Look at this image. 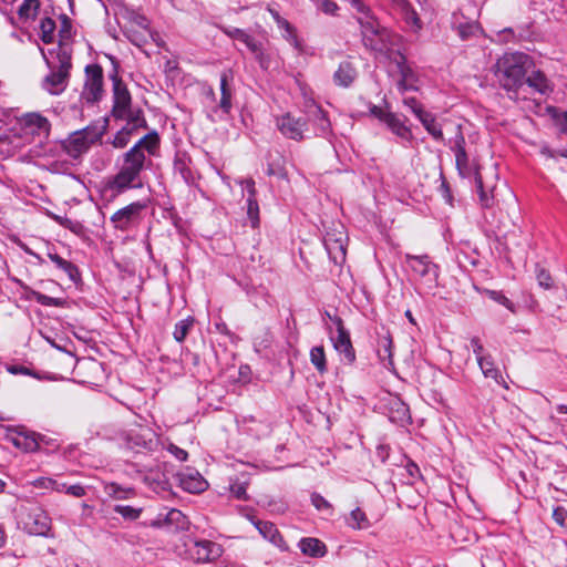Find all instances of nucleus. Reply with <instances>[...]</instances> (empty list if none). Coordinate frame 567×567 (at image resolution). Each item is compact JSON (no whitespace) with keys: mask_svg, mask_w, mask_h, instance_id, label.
Masks as SVG:
<instances>
[{"mask_svg":"<svg viewBox=\"0 0 567 567\" xmlns=\"http://www.w3.org/2000/svg\"><path fill=\"white\" fill-rule=\"evenodd\" d=\"M529 66L530 60L527 54L522 52L506 53L497 60L494 73L499 85L517 97L518 90L525 84V76Z\"/></svg>","mask_w":567,"mask_h":567,"instance_id":"nucleus-1","label":"nucleus"},{"mask_svg":"<svg viewBox=\"0 0 567 567\" xmlns=\"http://www.w3.org/2000/svg\"><path fill=\"white\" fill-rule=\"evenodd\" d=\"M151 164L152 159L146 155H138L135 151L125 152L118 172L109 181V188L115 195L131 188H141L143 186L141 175Z\"/></svg>","mask_w":567,"mask_h":567,"instance_id":"nucleus-2","label":"nucleus"},{"mask_svg":"<svg viewBox=\"0 0 567 567\" xmlns=\"http://www.w3.org/2000/svg\"><path fill=\"white\" fill-rule=\"evenodd\" d=\"M50 73L43 79L42 87L52 95L61 94L68 86L70 70L72 68L71 53L59 48L56 51V62L45 59Z\"/></svg>","mask_w":567,"mask_h":567,"instance_id":"nucleus-3","label":"nucleus"},{"mask_svg":"<svg viewBox=\"0 0 567 567\" xmlns=\"http://www.w3.org/2000/svg\"><path fill=\"white\" fill-rule=\"evenodd\" d=\"M104 131L105 126L99 125H87L82 130H78L62 141V150L71 158L78 159L102 138Z\"/></svg>","mask_w":567,"mask_h":567,"instance_id":"nucleus-4","label":"nucleus"},{"mask_svg":"<svg viewBox=\"0 0 567 567\" xmlns=\"http://www.w3.org/2000/svg\"><path fill=\"white\" fill-rule=\"evenodd\" d=\"M23 530L30 535L53 537L51 517L40 507L31 508L21 519Z\"/></svg>","mask_w":567,"mask_h":567,"instance_id":"nucleus-5","label":"nucleus"},{"mask_svg":"<svg viewBox=\"0 0 567 567\" xmlns=\"http://www.w3.org/2000/svg\"><path fill=\"white\" fill-rule=\"evenodd\" d=\"M405 262L412 272L421 278L430 288L436 287L439 278V267L433 264L429 255L405 254Z\"/></svg>","mask_w":567,"mask_h":567,"instance_id":"nucleus-6","label":"nucleus"},{"mask_svg":"<svg viewBox=\"0 0 567 567\" xmlns=\"http://www.w3.org/2000/svg\"><path fill=\"white\" fill-rule=\"evenodd\" d=\"M103 69L99 64L85 68V82L81 92V100L89 104L99 102L103 96Z\"/></svg>","mask_w":567,"mask_h":567,"instance_id":"nucleus-7","label":"nucleus"},{"mask_svg":"<svg viewBox=\"0 0 567 567\" xmlns=\"http://www.w3.org/2000/svg\"><path fill=\"white\" fill-rule=\"evenodd\" d=\"M122 440L127 449L142 453L152 452L158 446V440L147 429L130 430L123 432Z\"/></svg>","mask_w":567,"mask_h":567,"instance_id":"nucleus-8","label":"nucleus"},{"mask_svg":"<svg viewBox=\"0 0 567 567\" xmlns=\"http://www.w3.org/2000/svg\"><path fill=\"white\" fill-rule=\"evenodd\" d=\"M146 208V204L134 202L118 209L111 216L113 226L122 231L128 230L132 226L141 220L142 212Z\"/></svg>","mask_w":567,"mask_h":567,"instance_id":"nucleus-9","label":"nucleus"},{"mask_svg":"<svg viewBox=\"0 0 567 567\" xmlns=\"http://www.w3.org/2000/svg\"><path fill=\"white\" fill-rule=\"evenodd\" d=\"M276 126L285 137L301 141L305 138L303 133L307 128V120L296 117L288 112L276 118Z\"/></svg>","mask_w":567,"mask_h":567,"instance_id":"nucleus-10","label":"nucleus"},{"mask_svg":"<svg viewBox=\"0 0 567 567\" xmlns=\"http://www.w3.org/2000/svg\"><path fill=\"white\" fill-rule=\"evenodd\" d=\"M305 112L307 122H311L316 126V135L328 137L331 134V123L326 111L313 100L305 103Z\"/></svg>","mask_w":567,"mask_h":567,"instance_id":"nucleus-11","label":"nucleus"},{"mask_svg":"<svg viewBox=\"0 0 567 567\" xmlns=\"http://www.w3.org/2000/svg\"><path fill=\"white\" fill-rule=\"evenodd\" d=\"M113 81V107L112 115L114 118L124 117L126 111L132 107V97L126 84L115 73L112 75Z\"/></svg>","mask_w":567,"mask_h":567,"instance_id":"nucleus-12","label":"nucleus"},{"mask_svg":"<svg viewBox=\"0 0 567 567\" xmlns=\"http://www.w3.org/2000/svg\"><path fill=\"white\" fill-rule=\"evenodd\" d=\"M41 434L27 430L24 426H17L10 430L9 440L17 447L24 452H35L39 449Z\"/></svg>","mask_w":567,"mask_h":567,"instance_id":"nucleus-13","label":"nucleus"},{"mask_svg":"<svg viewBox=\"0 0 567 567\" xmlns=\"http://www.w3.org/2000/svg\"><path fill=\"white\" fill-rule=\"evenodd\" d=\"M377 344L375 351L377 355L384 368H393V340L389 330L382 327L377 331Z\"/></svg>","mask_w":567,"mask_h":567,"instance_id":"nucleus-14","label":"nucleus"},{"mask_svg":"<svg viewBox=\"0 0 567 567\" xmlns=\"http://www.w3.org/2000/svg\"><path fill=\"white\" fill-rule=\"evenodd\" d=\"M393 60L396 63L398 71L401 76V79L398 82V90L401 93H404L410 90H416L415 83L417 81V78L414 71L406 64V58L399 51H396L395 58Z\"/></svg>","mask_w":567,"mask_h":567,"instance_id":"nucleus-15","label":"nucleus"},{"mask_svg":"<svg viewBox=\"0 0 567 567\" xmlns=\"http://www.w3.org/2000/svg\"><path fill=\"white\" fill-rule=\"evenodd\" d=\"M50 127L47 117L38 113H31L24 117L22 130L25 135H38L45 138L49 136Z\"/></svg>","mask_w":567,"mask_h":567,"instance_id":"nucleus-16","label":"nucleus"},{"mask_svg":"<svg viewBox=\"0 0 567 567\" xmlns=\"http://www.w3.org/2000/svg\"><path fill=\"white\" fill-rule=\"evenodd\" d=\"M331 341L344 363L352 364L355 361V351L349 331H340L336 337H331Z\"/></svg>","mask_w":567,"mask_h":567,"instance_id":"nucleus-17","label":"nucleus"},{"mask_svg":"<svg viewBox=\"0 0 567 567\" xmlns=\"http://www.w3.org/2000/svg\"><path fill=\"white\" fill-rule=\"evenodd\" d=\"M161 138L158 133L153 130L140 138L128 151H135L138 155L156 156L159 152Z\"/></svg>","mask_w":567,"mask_h":567,"instance_id":"nucleus-18","label":"nucleus"},{"mask_svg":"<svg viewBox=\"0 0 567 567\" xmlns=\"http://www.w3.org/2000/svg\"><path fill=\"white\" fill-rule=\"evenodd\" d=\"M221 555L220 545L212 540L196 542L193 549V557L198 563H208L215 560Z\"/></svg>","mask_w":567,"mask_h":567,"instance_id":"nucleus-19","label":"nucleus"},{"mask_svg":"<svg viewBox=\"0 0 567 567\" xmlns=\"http://www.w3.org/2000/svg\"><path fill=\"white\" fill-rule=\"evenodd\" d=\"M156 522L176 530L186 529L189 523L187 516L177 508H165L157 515Z\"/></svg>","mask_w":567,"mask_h":567,"instance_id":"nucleus-20","label":"nucleus"},{"mask_svg":"<svg viewBox=\"0 0 567 567\" xmlns=\"http://www.w3.org/2000/svg\"><path fill=\"white\" fill-rule=\"evenodd\" d=\"M388 393V404L391 409V416L390 419L396 422H408L411 419L410 415V409L406 403H404L401 398L393 392H386Z\"/></svg>","mask_w":567,"mask_h":567,"instance_id":"nucleus-21","label":"nucleus"},{"mask_svg":"<svg viewBox=\"0 0 567 567\" xmlns=\"http://www.w3.org/2000/svg\"><path fill=\"white\" fill-rule=\"evenodd\" d=\"M455 164L458 175L462 178H466L474 182L476 177L482 176L480 173L478 165L474 161L470 159L467 153L456 155Z\"/></svg>","mask_w":567,"mask_h":567,"instance_id":"nucleus-22","label":"nucleus"},{"mask_svg":"<svg viewBox=\"0 0 567 567\" xmlns=\"http://www.w3.org/2000/svg\"><path fill=\"white\" fill-rule=\"evenodd\" d=\"M358 76V72L350 61H343L339 64L333 74V82L341 87H349Z\"/></svg>","mask_w":567,"mask_h":567,"instance_id":"nucleus-23","label":"nucleus"},{"mask_svg":"<svg viewBox=\"0 0 567 567\" xmlns=\"http://www.w3.org/2000/svg\"><path fill=\"white\" fill-rule=\"evenodd\" d=\"M233 80V72L230 70L223 71L220 74V101L219 107L228 114L231 110L233 92L229 82Z\"/></svg>","mask_w":567,"mask_h":567,"instance_id":"nucleus-24","label":"nucleus"},{"mask_svg":"<svg viewBox=\"0 0 567 567\" xmlns=\"http://www.w3.org/2000/svg\"><path fill=\"white\" fill-rule=\"evenodd\" d=\"M23 146L22 137L17 134H0V155L9 157L14 155Z\"/></svg>","mask_w":567,"mask_h":567,"instance_id":"nucleus-25","label":"nucleus"},{"mask_svg":"<svg viewBox=\"0 0 567 567\" xmlns=\"http://www.w3.org/2000/svg\"><path fill=\"white\" fill-rule=\"evenodd\" d=\"M525 84H527V86L533 91L543 95L551 92V86L548 79L539 70H534L530 72V74H526Z\"/></svg>","mask_w":567,"mask_h":567,"instance_id":"nucleus-26","label":"nucleus"},{"mask_svg":"<svg viewBox=\"0 0 567 567\" xmlns=\"http://www.w3.org/2000/svg\"><path fill=\"white\" fill-rule=\"evenodd\" d=\"M299 548L303 555L310 557H323L327 554V547L318 538L306 537L299 542Z\"/></svg>","mask_w":567,"mask_h":567,"instance_id":"nucleus-27","label":"nucleus"},{"mask_svg":"<svg viewBox=\"0 0 567 567\" xmlns=\"http://www.w3.org/2000/svg\"><path fill=\"white\" fill-rule=\"evenodd\" d=\"M478 200L482 208H492L495 205L494 186L485 185L482 176L474 181Z\"/></svg>","mask_w":567,"mask_h":567,"instance_id":"nucleus-28","label":"nucleus"},{"mask_svg":"<svg viewBox=\"0 0 567 567\" xmlns=\"http://www.w3.org/2000/svg\"><path fill=\"white\" fill-rule=\"evenodd\" d=\"M115 120L126 121L124 126L136 132L140 128H147V121L144 116V112L141 107H131L126 111L124 117H116Z\"/></svg>","mask_w":567,"mask_h":567,"instance_id":"nucleus-29","label":"nucleus"},{"mask_svg":"<svg viewBox=\"0 0 567 567\" xmlns=\"http://www.w3.org/2000/svg\"><path fill=\"white\" fill-rule=\"evenodd\" d=\"M323 243L330 258L334 262L344 260L346 248L341 238H334L333 235L327 234L323 239Z\"/></svg>","mask_w":567,"mask_h":567,"instance_id":"nucleus-30","label":"nucleus"},{"mask_svg":"<svg viewBox=\"0 0 567 567\" xmlns=\"http://www.w3.org/2000/svg\"><path fill=\"white\" fill-rule=\"evenodd\" d=\"M258 532L265 539L278 548L282 549L285 547V540L274 523L268 520L259 523Z\"/></svg>","mask_w":567,"mask_h":567,"instance_id":"nucleus-31","label":"nucleus"},{"mask_svg":"<svg viewBox=\"0 0 567 567\" xmlns=\"http://www.w3.org/2000/svg\"><path fill=\"white\" fill-rule=\"evenodd\" d=\"M383 123H385L388 127L401 138L409 140L411 137L410 128L405 125L404 121L394 113H388L383 117Z\"/></svg>","mask_w":567,"mask_h":567,"instance_id":"nucleus-32","label":"nucleus"},{"mask_svg":"<svg viewBox=\"0 0 567 567\" xmlns=\"http://www.w3.org/2000/svg\"><path fill=\"white\" fill-rule=\"evenodd\" d=\"M48 257L59 269L63 270L68 275L70 280L73 282L80 280L79 269L73 262L65 260L58 254L51 251L48 252Z\"/></svg>","mask_w":567,"mask_h":567,"instance_id":"nucleus-33","label":"nucleus"},{"mask_svg":"<svg viewBox=\"0 0 567 567\" xmlns=\"http://www.w3.org/2000/svg\"><path fill=\"white\" fill-rule=\"evenodd\" d=\"M421 114L417 117L420 122L423 124L425 130L436 140L443 141V132L440 123L435 120V117L429 113L427 111H419Z\"/></svg>","mask_w":567,"mask_h":567,"instance_id":"nucleus-34","label":"nucleus"},{"mask_svg":"<svg viewBox=\"0 0 567 567\" xmlns=\"http://www.w3.org/2000/svg\"><path fill=\"white\" fill-rule=\"evenodd\" d=\"M27 292L28 298L34 299L38 303L45 307H64L65 300L61 298H54L47 295H43L30 287H23Z\"/></svg>","mask_w":567,"mask_h":567,"instance_id":"nucleus-35","label":"nucleus"},{"mask_svg":"<svg viewBox=\"0 0 567 567\" xmlns=\"http://www.w3.org/2000/svg\"><path fill=\"white\" fill-rule=\"evenodd\" d=\"M205 481L200 477L198 473L196 475L185 476L184 474L179 475V485L183 489L189 493H199L204 491Z\"/></svg>","mask_w":567,"mask_h":567,"instance_id":"nucleus-36","label":"nucleus"},{"mask_svg":"<svg viewBox=\"0 0 567 567\" xmlns=\"http://www.w3.org/2000/svg\"><path fill=\"white\" fill-rule=\"evenodd\" d=\"M396 4L401 10L402 17L405 20V22L415 30L420 29V19L415 10L412 8V6L406 0H398Z\"/></svg>","mask_w":567,"mask_h":567,"instance_id":"nucleus-37","label":"nucleus"},{"mask_svg":"<svg viewBox=\"0 0 567 567\" xmlns=\"http://www.w3.org/2000/svg\"><path fill=\"white\" fill-rule=\"evenodd\" d=\"M348 525L353 529H364L370 526V522L365 513L357 507L351 511L349 518L347 519Z\"/></svg>","mask_w":567,"mask_h":567,"instance_id":"nucleus-38","label":"nucleus"},{"mask_svg":"<svg viewBox=\"0 0 567 567\" xmlns=\"http://www.w3.org/2000/svg\"><path fill=\"white\" fill-rule=\"evenodd\" d=\"M56 25L55 21L51 18H43L40 23V38L41 40L49 44L52 43L54 40V32H55Z\"/></svg>","mask_w":567,"mask_h":567,"instance_id":"nucleus-39","label":"nucleus"},{"mask_svg":"<svg viewBox=\"0 0 567 567\" xmlns=\"http://www.w3.org/2000/svg\"><path fill=\"white\" fill-rule=\"evenodd\" d=\"M310 361L320 373L327 371L326 351L323 346H316L310 350Z\"/></svg>","mask_w":567,"mask_h":567,"instance_id":"nucleus-40","label":"nucleus"},{"mask_svg":"<svg viewBox=\"0 0 567 567\" xmlns=\"http://www.w3.org/2000/svg\"><path fill=\"white\" fill-rule=\"evenodd\" d=\"M105 493L112 498L126 499L134 494V491L131 487H123L113 482L105 486Z\"/></svg>","mask_w":567,"mask_h":567,"instance_id":"nucleus-41","label":"nucleus"},{"mask_svg":"<svg viewBox=\"0 0 567 567\" xmlns=\"http://www.w3.org/2000/svg\"><path fill=\"white\" fill-rule=\"evenodd\" d=\"M277 27L284 31L282 37L289 41L295 48H299V40L296 35V30L292 24L289 23L288 20L281 17L277 22Z\"/></svg>","mask_w":567,"mask_h":567,"instance_id":"nucleus-42","label":"nucleus"},{"mask_svg":"<svg viewBox=\"0 0 567 567\" xmlns=\"http://www.w3.org/2000/svg\"><path fill=\"white\" fill-rule=\"evenodd\" d=\"M229 35L233 39L243 42L250 51H258L259 42L244 30L235 28L229 32Z\"/></svg>","mask_w":567,"mask_h":567,"instance_id":"nucleus-43","label":"nucleus"},{"mask_svg":"<svg viewBox=\"0 0 567 567\" xmlns=\"http://www.w3.org/2000/svg\"><path fill=\"white\" fill-rule=\"evenodd\" d=\"M113 511L120 514L125 520H136L140 518L143 509L141 507H133L130 505H115Z\"/></svg>","mask_w":567,"mask_h":567,"instance_id":"nucleus-44","label":"nucleus"},{"mask_svg":"<svg viewBox=\"0 0 567 567\" xmlns=\"http://www.w3.org/2000/svg\"><path fill=\"white\" fill-rule=\"evenodd\" d=\"M449 145L455 156L467 153L466 148H465L466 142H465V137L461 131V125H458L456 127L455 136L449 141Z\"/></svg>","mask_w":567,"mask_h":567,"instance_id":"nucleus-45","label":"nucleus"},{"mask_svg":"<svg viewBox=\"0 0 567 567\" xmlns=\"http://www.w3.org/2000/svg\"><path fill=\"white\" fill-rule=\"evenodd\" d=\"M193 323H194V319L190 317L178 321L175 324V329H174V333H173L174 339L177 342H183L185 340L186 336L188 334L190 328L193 327Z\"/></svg>","mask_w":567,"mask_h":567,"instance_id":"nucleus-46","label":"nucleus"},{"mask_svg":"<svg viewBox=\"0 0 567 567\" xmlns=\"http://www.w3.org/2000/svg\"><path fill=\"white\" fill-rule=\"evenodd\" d=\"M32 485L39 489H52L61 492V487H65V483H59L50 477H39L32 482Z\"/></svg>","mask_w":567,"mask_h":567,"instance_id":"nucleus-47","label":"nucleus"},{"mask_svg":"<svg viewBox=\"0 0 567 567\" xmlns=\"http://www.w3.org/2000/svg\"><path fill=\"white\" fill-rule=\"evenodd\" d=\"M135 132L130 130V127H126V126H123L114 136L113 141H112V145L115 147V148H124L125 146H127V144L130 143L131 141V137L132 135L134 134Z\"/></svg>","mask_w":567,"mask_h":567,"instance_id":"nucleus-48","label":"nucleus"},{"mask_svg":"<svg viewBox=\"0 0 567 567\" xmlns=\"http://www.w3.org/2000/svg\"><path fill=\"white\" fill-rule=\"evenodd\" d=\"M145 482L153 486V488L166 489L168 486L166 476L152 470H150V473L145 476Z\"/></svg>","mask_w":567,"mask_h":567,"instance_id":"nucleus-49","label":"nucleus"},{"mask_svg":"<svg viewBox=\"0 0 567 567\" xmlns=\"http://www.w3.org/2000/svg\"><path fill=\"white\" fill-rule=\"evenodd\" d=\"M60 20H61V25H60V30H59V38H60L59 48H62V43L64 41L70 40L72 37V21L65 14H61Z\"/></svg>","mask_w":567,"mask_h":567,"instance_id":"nucleus-50","label":"nucleus"},{"mask_svg":"<svg viewBox=\"0 0 567 567\" xmlns=\"http://www.w3.org/2000/svg\"><path fill=\"white\" fill-rule=\"evenodd\" d=\"M247 214L250 219L251 226L255 228L259 224V206L256 197L247 198Z\"/></svg>","mask_w":567,"mask_h":567,"instance_id":"nucleus-51","label":"nucleus"},{"mask_svg":"<svg viewBox=\"0 0 567 567\" xmlns=\"http://www.w3.org/2000/svg\"><path fill=\"white\" fill-rule=\"evenodd\" d=\"M39 6V0H23V3L19 9V16L24 18L35 17Z\"/></svg>","mask_w":567,"mask_h":567,"instance_id":"nucleus-52","label":"nucleus"},{"mask_svg":"<svg viewBox=\"0 0 567 567\" xmlns=\"http://www.w3.org/2000/svg\"><path fill=\"white\" fill-rule=\"evenodd\" d=\"M6 370L11 373V374H21V375H28V377H32V378H35V379H40L41 377L33 370H31L30 368L25 367V365H20V364H7L6 365Z\"/></svg>","mask_w":567,"mask_h":567,"instance_id":"nucleus-53","label":"nucleus"},{"mask_svg":"<svg viewBox=\"0 0 567 567\" xmlns=\"http://www.w3.org/2000/svg\"><path fill=\"white\" fill-rule=\"evenodd\" d=\"M487 295H488V297H489L492 300H494V301H496V302H498V303L503 305V306H504V307H506L509 311H512V312H515V311H516L514 303H513V302H512V301H511V300H509L505 295H503L501 291L488 290V291H487Z\"/></svg>","mask_w":567,"mask_h":567,"instance_id":"nucleus-54","label":"nucleus"},{"mask_svg":"<svg viewBox=\"0 0 567 567\" xmlns=\"http://www.w3.org/2000/svg\"><path fill=\"white\" fill-rule=\"evenodd\" d=\"M536 278L538 285L544 289H550L553 287L551 276L545 268H542L539 266L536 267Z\"/></svg>","mask_w":567,"mask_h":567,"instance_id":"nucleus-55","label":"nucleus"},{"mask_svg":"<svg viewBox=\"0 0 567 567\" xmlns=\"http://www.w3.org/2000/svg\"><path fill=\"white\" fill-rule=\"evenodd\" d=\"M311 504L318 509V511H329L332 512V505L320 494L312 493L311 495Z\"/></svg>","mask_w":567,"mask_h":567,"instance_id":"nucleus-56","label":"nucleus"},{"mask_svg":"<svg viewBox=\"0 0 567 567\" xmlns=\"http://www.w3.org/2000/svg\"><path fill=\"white\" fill-rule=\"evenodd\" d=\"M477 25L474 23H463L457 27V34L462 40H467L477 31Z\"/></svg>","mask_w":567,"mask_h":567,"instance_id":"nucleus-57","label":"nucleus"},{"mask_svg":"<svg viewBox=\"0 0 567 567\" xmlns=\"http://www.w3.org/2000/svg\"><path fill=\"white\" fill-rule=\"evenodd\" d=\"M318 8L326 14H336L339 10L338 4L332 0H318Z\"/></svg>","mask_w":567,"mask_h":567,"instance_id":"nucleus-58","label":"nucleus"},{"mask_svg":"<svg viewBox=\"0 0 567 567\" xmlns=\"http://www.w3.org/2000/svg\"><path fill=\"white\" fill-rule=\"evenodd\" d=\"M256 60L259 62L261 69L267 70L270 66V58L261 49V43H258V51H251Z\"/></svg>","mask_w":567,"mask_h":567,"instance_id":"nucleus-59","label":"nucleus"},{"mask_svg":"<svg viewBox=\"0 0 567 567\" xmlns=\"http://www.w3.org/2000/svg\"><path fill=\"white\" fill-rule=\"evenodd\" d=\"M230 493L237 499H247V489L244 483H235L230 485Z\"/></svg>","mask_w":567,"mask_h":567,"instance_id":"nucleus-60","label":"nucleus"},{"mask_svg":"<svg viewBox=\"0 0 567 567\" xmlns=\"http://www.w3.org/2000/svg\"><path fill=\"white\" fill-rule=\"evenodd\" d=\"M237 374H238V378L236 381L238 382V385L245 386L250 380L251 370L248 365H241L238 369Z\"/></svg>","mask_w":567,"mask_h":567,"instance_id":"nucleus-61","label":"nucleus"},{"mask_svg":"<svg viewBox=\"0 0 567 567\" xmlns=\"http://www.w3.org/2000/svg\"><path fill=\"white\" fill-rule=\"evenodd\" d=\"M61 492H65L66 494L75 497H82L85 495V488L81 484H74L70 486L65 484V487H61Z\"/></svg>","mask_w":567,"mask_h":567,"instance_id":"nucleus-62","label":"nucleus"},{"mask_svg":"<svg viewBox=\"0 0 567 567\" xmlns=\"http://www.w3.org/2000/svg\"><path fill=\"white\" fill-rule=\"evenodd\" d=\"M567 518V509L564 506H556L553 509V519L559 525L564 526Z\"/></svg>","mask_w":567,"mask_h":567,"instance_id":"nucleus-63","label":"nucleus"},{"mask_svg":"<svg viewBox=\"0 0 567 567\" xmlns=\"http://www.w3.org/2000/svg\"><path fill=\"white\" fill-rule=\"evenodd\" d=\"M267 174L269 176H278L280 178H285L287 176L285 168L274 163L268 164Z\"/></svg>","mask_w":567,"mask_h":567,"instance_id":"nucleus-64","label":"nucleus"}]
</instances>
